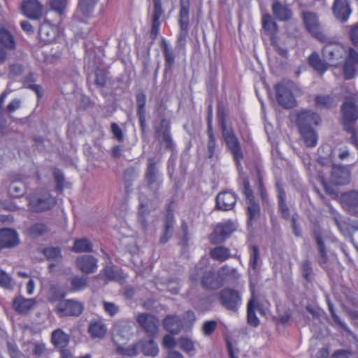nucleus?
Instances as JSON below:
<instances>
[{
	"label": "nucleus",
	"mask_w": 358,
	"mask_h": 358,
	"mask_svg": "<svg viewBox=\"0 0 358 358\" xmlns=\"http://www.w3.org/2000/svg\"><path fill=\"white\" fill-rule=\"evenodd\" d=\"M65 295V292L61 288L57 285H52L48 294V301L50 303L60 301Z\"/></svg>",
	"instance_id": "50"
},
{
	"label": "nucleus",
	"mask_w": 358,
	"mask_h": 358,
	"mask_svg": "<svg viewBox=\"0 0 358 358\" xmlns=\"http://www.w3.org/2000/svg\"><path fill=\"white\" fill-rule=\"evenodd\" d=\"M43 254L48 259H52L57 262L62 258L61 250L58 247H50L43 250Z\"/></svg>",
	"instance_id": "54"
},
{
	"label": "nucleus",
	"mask_w": 358,
	"mask_h": 358,
	"mask_svg": "<svg viewBox=\"0 0 358 358\" xmlns=\"http://www.w3.org/2000/svg\"><path fill=\"white\" fill-rule=\"evenodd\" d=\"M116 352L121 355H127L129 357L135 356L139 352L138 343L127 347L118 345L116 348Z\"/></svg>",
	"instance_id": "51"
},
{
	"label": "nucleus",
	"mask_w": 358,
	"mask_h": 358,
	"mask_svg": "<svg viewBox=\"0 0 358 358\" xmlns=\"http://www.w3.org/2000/svg\"><path fill=\"white\" fill-rule=\"evenodd\" d=\"M98 0H80L76 15L80 12L85 17H90Z\"/></svg>",
	"instance_id": "43"
},
{
	"label": "nucleus",
	"mask_w": 358,
	"mask_h": 358,
	"mask_svg": "<svg viewBox=\"0 0 358 358\" xmlns=\"http://www.w3.org/2000/svg\"><path fill=\"white\" fill-rule=\"evenodd\" d=\"M23 14L34 20H39L42 16L43 7L37 0H24L21 5Z\"/></svg>",
	"instance_id": "14"
},
{
	"label": "nucleus",
	"mask_w": 358,
	"mask_h": 358,
	"mask_svg": "<svg viewBox=\"0 0 358 358\" xmlns=\"http://www.w3.org/2000/svg\"><path fill=\"white\" fill-rule=\"evenodd\" d=\"M247 322L253 327H258L259 320L257 317L255 311V301L252 296L248 303L247 307Z\"/></svg>",
	"instance_id": "44"
},
{
	"label": "nucleus",
	"mask_w": 358,
	"mask_h": 358,
	"mask_svg": "<svg viewBox=\"0 0 358 358\" xmlns=\"http://www.w3.org/2000/svg\"><path fill=\"white\" fill-rule=\"evenodd\" d=\"M0 43L4 48L14 50L15 42L13 35L6 29L0 27Z\"/></svg>",
	"instance_id": "41"
},
{
	"label": "nucleus",
	"mask_w": 358,
	"mask_h": 358,
	"mask_svg": "<svg viewBox=\"0 0 358 358\" xmlns=\"http://www.w3.org/2000/svg\"><path fill=\"white\" fill-rule=\"evenodd\" d=\"M325 43L326 45L322 49V55L329 65L336 66L345 55L347 51L341 43L333 41L329 37L327 42Z\"/></svg>",
	"instance_id": "4"
},
{
	"label": "nucleus",
	"mask_w": 358,
	"mask_h": 358,
	"mask_svg": "<svg viewBox=\"0 0 358 358\" xmlns=\"http://www.w3.org/2000/svg\"><path fill=\"white\" fill-rule=\"evenodd\" d=\"M83 310L84 305L83 303L73 299H65L58 303L55 311L60 317H78L82 314Z\"/></svg>",
	"instance_id": "8"
},
{
	"label": "nucleus",
	"mask_w": 358,
	"mask_h": 358,
	"mask_svg": "<svg viewBox=\"0 0 358 358\" xmlns=\"http://www.w3.org/2000/svg\"><path fill=\"white\" fill-rule=\"evenodd\" d=\"M262 25L263 34L268 36L271 42L275 40V36L278 31L277 24H262Z\"/></svg>",
	"instance_id": "57"
},
{
	"label": "nucleus",
	"mask_w": 358,
	"mask_h": 358,
	"mask_svg": "<svg viewBox=\"0 0 358 358\" xmlns=\"http://www.w3.org/2000/svg\"><path fill=\"white\" fill-rule=\"evenodd\" d=\"M20 243L17 233L11 229H0V250L17 246Z\"/></svg>",
	"instance_id": "15"
},
{
	"label": "nucleus",
	"mask_w": 358,
	"mask_h": 358,
	"mask_svg": "<svg viewBox=\"0 0 358 358\" xmlns=\"http://www.w3.org/2000/svg\"><path fill=\"white\" fill-rule=\"evenodd\" d=\"M115 334L123 339H129L133 335L132 325L128 321H120L114 327Z\"/></svg>",
	"instance_id": "31"
},
{
	"label": "nucleus",
	"mask_w": 358,
	"mask_h": 358,
	"mask_svg": "<svg viewBox=\"0 0 358 358\" xmlns=\"http://www.w3.org/2000/svg\"><path fill=\"white\" fill-rule=\"evenodd\" d=\"M341 117L339 122L343 130L350 135L352 144L358 147V107L354 101L350 99L344 101L341 106Z\"/></svg>",
	"instance_id": "1"
},
{
	"label": "nucleus",
	"mask_w": 358,
	"mask_h": 358,
	"mask_svg": "<svg viewBox=\"0 0 358 358\" xmlns=\"http://www.w3.org/2000/svg\"><path fill=\"white\" fill-rule=\"evenodd\" d=\"M158 140L161 143H164L165 144V148L166 149L172 150L174 148V143L171 135V131H166L161 134V136Z\"/></svg>",
	"instance_id": "63"
},
{
	"label": "nucleus",
	"mask_w": 358,
	"mask_h": 358,
	"mask_svg": "<svg viewBox=\"0 0 358 358\" xmlns=\"http://www.w3.org/2000/svg\"><path fill=\"white\" fill-rule=\"evenodd\" d=\"M8 192L13 197L22 196L26 192V185L22 181H13L9 185Z\"/></svg>",
	"instance_id": "47"
},
{
	"label": "nucleus",
	"mask_w": 358,
	"mask_h": 358,
	"mask_svg": "<svg viewBox=\"0 0 358 358\" xmlns=\"http://www.w3.org/2000/svg\"><path fill=\"white\" fill-rule=\"evenodd\" d=\"M301 271L303 278L307 282H311L313 280V272L311 266V262L306 259L301 263Z\"/></svg>",
	"instance_id": "58"
},
{
	"label": "nucleus",
	"mask_w": 358,
	"mask_h": 358,
	"mask_svg": "<svg viewBox=\"0 0 358 358\" xmlns=\"http://www.w3.org/2000/svg\"><path fill=\"white\" fill-rule=\"evenodd\" d=\"M103 308L104 311L111 317H113L120 311V307L113 302L103 301Z\"/></svg>",
	"instance_id": "64"
},
{
	"label": "nucleus",
	"mask_w": 358,
	"mask_h": 358,
	"mask_svg": "<svg viewBox=\"0 0 358 358\" xmlns=\"http://www.w3.org/2000/svg\"><path fill=\"white\" fill-rule=\"evenodd\" d=\"M304 25L306 30L317 41L321 43L327 42L329 36L322 31L320 24H304Z\"/></svg>",
	"instance_id": "36"
},
{
	"label": "nucleus",
	"mask_w": 358,
	"mask_h": 358,
	"mask_svg": "<svg viewBox=\"0 0 358 358\" xmlns=\"http://www.w3.org/2000/svg\"><path fill=\"white\" fill-rule=\"evenodd\" d=\"M201 282L203 287L207 289H217L222 286V280L213 271H205Z\"/></svg>",
	"instance_id": "26"
},
{
	"label": "nucleus",
	"mask_w": 358,
	"mask_h": 358,
	"mask_svg": "<svg viewBox=\"0 0 358 358\" xmlns=\"http://www.w3.org/2000/svg\"><path fill=\"white\" fill-rule=\"evenodd\" d=\"M357 65L356 64L345 60L343 65V76L345 80H351L355 77L357 73Z\"/></svg>",
	"instance_id": "55"
},
{
	"label": "nucleus",
	"mask_w": 358,
	"mask_h": 358,
	"mask_svg": "<svg viewBox=\"0 0 358 358\" xmlns=\"http://www.w3.org/2000/svg\"><path fill=\"white\" fill-rule=\"evenodd\" d=\"M250 248L249 265L250 267L255 270L257 268V262L259 259V250L257 245H252Z\"/></svg>",
	"instance_id": "59"
},
{
	"label": "nucleus",
	"mask_w": 358,
	"mask_h": 358,
	"mask_svg": "<svg viewBox=\"0 0 358 358\" xmlns=\"http://www.w3.org/2000/svg\"><path fill=\"white\" fill-rule=\"evenodd\" d=\"M161 47L165 58L166 66L171 69L175 62V57L173 50L169 48L164 38H162Z\"/></svg>",
	"instance_id": "46"
},
{
	"label": "nucleus",
	"mask_w": 358,
	"mask_h": 358,
	"mask_svg": "<svg viewBox=\"0 0 358 358\" xmlns=\"http://www.w3.org/2000/svg\"><path fill=\"white\" fill-rule=\"evenodd\" d=\"M206 157L208 159L218 158V151L215 138H208L207 141Z\"/></svg>",
	"instance_id": "56"
},
{
	"label": "nucleus",
	"mask_w": 358,
	"mask_h": 358,
	"mask_svg": "<svg viewBox=\"0 0 358 358\" xmlns=\"http://www.w3.org/2000/svg\"><path fill=\"white\" fill-rule=\"evenodd\" d=\"M139 352L141 351L146 356H156L159 352L157 343L152 340L141 341L138 342Z\"/></svg>",
	"instance_id": "33"
},
{
	"label": "nucleus",
	"mask_w": 358,
	"mask_h": 358,
	"mask_svg": "<svg viewBox=\"0 0 358 358\" xmlns=\"http://www.w3.org/2000/svg\"><path fill=\"white\" fill-rule=\"evenodd\" d=\"M190 0H180L179 22H189Z\"/></svg>",
	"instance_id": "48"
},
{
	"label": "nucleus",
	"mask_w": 358,
	"mask_h": 358,
	"mask_svg": "<svg viewBox=\"0 0 358 358\" xmlns=\"http://www.w3.org/2000/svg\"><path fill=\"white\" fill-rule=\"evenodd\" d=\"M110 131L113 134V138L120 143L124 142V136L123 131L117 123L112 122L110 124Z\"/></svg>",
	"instance_id": "60"
},
{
	"label": "nucleus",
	"mask_w": 358,
	"mask_h": 358,
	"mask_svg": "<svg viewBox=\"0 0 358 358\" xmlns=\"http://www.w3.org/2000/svg\"><path fill=\"white\" fill-rule=\"evenodd\" d=\"M236 200V196L230 192H220L216 196V207L220 210H230L234 207Z\"/></svg>",
	"instance_id": "18"
},
{
	"label": "nucleus",
	"mask_w": 358,
	"mask_h": 358,
	"mask_svg": "<svg viewBox=\"0 0 358 358\" xmlns=\"http://www.w3.org/2000/svg\"><path fill=\"white\" fill-rule=\"evenodd\" d=\"M66 5L67 0H50V6L51 7V11L45 13L44 22H52L48 16L50 15L52 12H55L59 17L60 21L64 20Z\"/></svg>",
	"instance_id": "22"
},
{
	"label": "nucleus",
	"mask_w": 358,
	"mask_h": 358,
	"mask_svg": "<svg viewBox=\"0 0 358 358\" xmlns=\"http://www.w3.org/2000/svg\"><path fill=\"white\" fill-rule=\"evenodd\" d=\"M330 180L336 185H345L350 181V173L349 170L341 165L333 164L331 171Z\"/></svg>",
	"instance_id": "13"
},
{
	"label": "nucleus",
	"mask_w": 358,
	"mask_h": 358,
	"mask_svg": "<svg viewBox=\"0 0 358 358\" xmlns=\"http://www.w3.org/2000/svg\"><path fill=\"white\" fill-rule=\"evenodd\" d=\"M188 24H180V31L177 38L176 50L179 52L185 49L187 38L188 36Z\"/></svg>",
	"instance_id": "45"
},
{
	"label": "nucleus",
	"mask_w": 358,
	"mask_h": 358,
	"mask_svg": "<svg viewBox=\"0 0 358 358\" xmlns=\"http://www.w3.org/2000/svg\"><path fill=\"white\" fill-rule=\"evenodd\" d=\"M71 289L73 291H80L86 288L88 285L87 277L76 275L71 280Z\"/></svg>",
	"instance_id": "49"
},
{
	"label": "nucleus",
	"mask_w": 358,
	"mask_h": 358,
	"mask_svg": "<svg viewBox=\"0 0 358 358\" xmlns=\"http://www.w3.org/2000/svg\"><path fill=\"white\" fill-rule=\"evenodd\" d=\"M29 208L36 213L51 209L56 203V201L49 193L33 194L28 197Z\"/></svg>",
	"instance_id": "6"
},
{
	"label": "nucleus",
	"mask_w": 358,
	"mask_h": 358,
	"mask_svg": "<svg viewBox=\"0 0 358 358\" xmlns=\"http://www.w3.org/2000/svg\"><path fill=\"white\" fill-rule=\"evenodd\" d=\"M272 12L275 17L280 21H288L292 16V10L278 0H273Z\"/></svg>",
	"instance_id": "25"
},
{
	"label": "nucleus",
	"mask_w": 358,
	"mask_h": 358,
	"mask_svg": "<svg viewBox=\"0 0 358 358\" xmlns=\"http://www.w3.org/2000/svg\"><path fill=\"white\" fill-rule=\"evenodd\" d=\"M53 177L56 184L55 190L57 193L62 194L65 187V178L62 171L55 169L53 172Z\"/></svg>",
	"instance_id": "52"
},
{
	"label": "nucleus",
	"mask_w": 358,
	"mask_h": 358,
	"mask_svg": "<svg viewBox=\"0 0 358 358\" xmlns=\"http://www.w3.org/2000/svg\"><path fill=\"white\" fill-rule=\"evenodd\" d=\"M98 259L92 255L78 256L76 259L77 268L83 273L91 274L96 271Z\"/></svg>",
	"instance_id": "12"
},
{
	"label": "nucleus",
	"mask_w": 358,
	"mask_h": 358,
	"mask_svg": "<svg viewBox=\"0 0 358 358\" xmlns=\"http://www.w3.org/2000/svg\"><path fill=\"white\" fill-rule=\"evenodd\" d=\"M164 328L172 334H178L182 329V322L176 315H169L163 320Z\"/></svg>",
	"instance_id": "23"
},
{
	"label": "nucleus",
	"mask_w": 358,
	"mask_h": 358,
	"mask_svg": "<svg viewBox=\"0 0 358 358\" xmlns=\"http://www.w3.org/2000/svg\"><path fill=\"white\" fill-rule=\"evenodd\" d=\"M56 29L55 24H40L38 34L43 40L52 41L55 38Z\"/></svg>",
	"instance_id": "40"
},
{
	"label": "nucleus",
	"mask_w": 358,
	"mask_h": 358,
	"mask_svg": "<svg viewBox=\"0 0 358 358\" xmlns=\"http://www.w3.org/2000/svg\"><path fill=\"white\" fill-rule=\"evenodd\" d=\"M35 301L32 299H24L22 296L16 297L13 301V308L19 313H28L34 306Z\"/></svg>",
	"instance_id": "29"
},
{
	"label": "nucleus",
	"mask_w": 358,
	"mask_h": 358,
	"mask_svg": "<svg viewBox=\"0 0 358 358\" xmlns=\"http://www.w3.org/2000/svg\"><path fill=\"white\" fill-rule=\"evenodd\" d=\"M334 17L338 20L345 22L348 20L352 9L348 0H334L332 6Z\"/></svg>",
	"instance_id": "16"
},
{
	"label": "nucleus",
	"mask_w": 358,
	"mask_h": 358,
	"mask_svg": "<svg viewBox=\"0 0 358 358\" xmlns=\"http://www.w3.org/2000/svg\"><path fill=\"white\" fill-rule=\"evenodd\" d=\"M14 285L12 277L5 271L0 268V287L6 289H13Z\"/></svg>",
	"instance_id": "53"
},
{
	"label": "nucleus",
	"mask_w": 358,
	"mask_h": 358,
	"mask_svg": "<svg viewBox=\"0 0 358 358\" xmlns=\"http://www.w3.org/2000/svg\"><path fill=\"white\" fill-rule=\"evenodd\" d=\"M308 63L320 75H322L328 69L329 64L323 61L316 52H313L308 57Z\"/></svg>",
	"instance_id": "28"
},
{
	"label": "nucleus",
	"mask_w": 358,
	"mask_h": 358,
	"mask_svg": "<svg viewBox=\"0 0 358 358\" xmlns=\"http://www.w3.org/2000/svg\"><path fill=\"white\" fill-rule=\"evenodd\" d=\"M219 301L227 310L236 313L241 304V296L237 290L224 288L219 294Z\"/></svg>",
	"instance_id": "7"
},
{
	"label": "nucleus",
	"mask_w": 358,
	"mask_h": 358,
	"mask_svg": "<svg viewBox=\"0 0 358 358\" xmlns=\"http://www.w3.org/2000/svg\"><path fill=\"white\" fill-rule=\"evenodd\" d=\"M49 231L48 226L42 222H36L31 224L27 229V234L33 238H36L44 236Z\"/></svg>",
	"instance_id": "37"
},
{
	"label": "nucleus",
	"mask_w": 358,
	"mask_h": 358,
	"mask_svg": "<svg viewBox=\"0 0 358 358\" xmlns=\"http://www.w3.org/2000/svg\"><path fill=\"white\" fill-rule=\"evenodd\" d=\"M136 322L149 336H154L157 334L159 321L156 316L150 313H138Z\"/></svg>",
	"instance_id": "10"
},
{
	"label": "nucleus",
	"mask_w": 358,
	"mask_h": 358,
	"mask_svg": "<svg viewBox=\"0 0 358 358\" xmlns=\"http://www.w3.org/2000/svg\"><path fill=\"white\" fill-rule=\"evenodd\" d=\"M276 191L278 192V208L281 217L287 220L290 218L289 208L286 203V194L282 185L279 181L275 182Z\"/></svg>",
	"instance_id": "21"
},
{
	"label": "nucleus",
	"mask_w": 358,
	"mask_h": 358,
	"mask_svg": "<svg viewBox=\"0 0 358 358\" xmlns=\"http://www.w3.org/2000/svg\"><path fill=\"white\" fill-rule=\"evenodd\" d=\"M153 4L154 12L152 16V22H159V20L161 19V17L164 14L161 0H153Z\"/></svg>",
	"instance_id": "61"
},
{
	"label": "nucleus",
	"mask_w": 358,
	"mask_h": 358,
	"mask_svg": "<svg viewBox=\"0 0 358 358\" xmlns=\"http://www.w3.org/2000/svg\"><path fill=\"white\" fill-rule=\"evenodd\" d=\"M145 181L147 187L155 195L162 184V180L159 178V173L157 167V162L155 158L148 159L147 167L145 173Z\"/></svg>",
	"instance_id": "5"
},
{
	"label": "nucleus",
	"mask_w": 358,
	"mask_h": 358,
	"mask_svg": "<svg viewBox=\"0 0 358 358\" xmlns=\"http://www.w3.org/2000/svg\"><path fill=\"white\" fill-rule=\"evenodd\" d=\"M294 83L290 80H283L275 85L276 99L278 103L285 108H292L296 106V100L292 94Z\"/></svg>",
	"instance_id": "3"
},
{
	"label": "nucleus",
	"mask_w": 358,
	"mask_h": 358,
	"mask_svg": "<svg viewBox=\"0 0 358 358\" xmlns=\"http://www.w3.org/2000/svg\"><path fill=\"white\" fill-rule=\"evenodd\" d=\"M341 203L351 214L358 213V191L352 190L342 194Z\"/></svg>",
	"instance_id": "19"
},
{
	"label": "nucleus",
	"mask_w": 358,
	"mask_h": 358,
	"mask_svg": "<svg viewBox=\"0 0 358 358\" xmlns=\"http://www.w3.org/2000/svg\"><path fill=\"white\" fill-rule=\"evenodd\" d=\"M314 101L315 106L319 109L330 110L337 105L335 98L329 94L316 95Z\"/></svg>",
	"instance_id": "27"
},
{
	"label": "nucleus",
	"mask_w": 358,
	"mask_h": 358,
	"mask_svg": "<svg viewBox=\"0 0 358 358\" xmlns=\"http://www.w3.org/2000/svg\"><path fill=\"white\" fill-rule=\"evenodd\" d=\"M321 122L320 115L310 110H304L297 114L296 123L299 130L313 128Z\"/></svg>",
	"instance_id": "9"
},
{
	"label": "nucleus",
	"mask_w": 358,
	"mask_h": 358,
	"mask_svg": "<svg viewBox=\"0 0 358 358\" xmlns=\"http://www.w3.org/2000/svg\"><path fill=\"white\" fill-rule=\"evenodd\" d=\"M313 236L317 245L318 252L320 254V259L318 261L320 265H323L327 263L328 257L326 251L325 245L322 240V236L320 231H315Z\"/></svg>",
	"instance_id": "34"
},
{
	"label": "nucleus",
	"mask_w": 358,
	"mask_h": 358,
	"mask_svg": "<svg viewBox=\"0 0 358 358\" xmlns=\"http://www.w3.org/2000/svg\"><path fill=\"white\" fill-rule=\"evenodd\" d=\"M219 118L222 138L233 156L238 169L240 171L242 169L241 160L243 159V153L240 141L234 130L227 127L226 116L223 110L219 111Z\"/></svg>",
	"instance_id": "2"
},
{
	"label": "nucleus",
	"mask_w": 358,
	"mask_h": 358,
	"mask_svg": "<svg viewBox=\"0 0 358 358\" xmlns=\"http://www.w3.org/2000/svg\"><path fill=\"white\" fill-rule=\"evenodd\" d=\"M136 104H137V116L139 120V125L142 134H145L146 131V118H145V103H146V95L144 92H141L136 96Z\"/></svg>",
	"instance_id": "20"
},
{
	"label": "nucleus",
	"mask_w": 358,
	"mask_h": 358,
	"mask_svg": "<svg viewBox=\"0 0 358 358\" xmlns=\"http://www.w3.org/2000/svg\"><path fill=\"white\" fill-rule=\"evenodd\" d=\"M106 332L107 328L102 322H91L89 324L88 333L93 338H103Z\"/></svg>",
	"instance_id": "32"
},
{
	"label": "nucleus",
	"mask_w": 358,
	"mask_h": 358,
	"mask_svg": "<svg viewBox=\"0 0 358 358\" xmlns=\"http://www.w3.org/2000/svg\"><path fill=\"white\" fill-rule=\"evenodd\" d=\"M248 225L252 226L260 216V207L255 201L248 202L247 206Z\"/></svg>",
	"instance_id": "38"
},
{
	"label": "nucleus",
	"mask_w": 358,
	"mask_h": 358,
	"mask_svg": "<svg viewBox=\"0 0 358 358\" xmlns=\"http://www.w3.org/2000/svg\"><path fill=\"white\" fill-rule=\"evenodd\" d=\"M300 134L308 147H315L317 142V135L313 128L299 130Z\"/></svg>",
	"instance_id": "42"
},
{
	"label": "nucleus",
	"mask_w": 358,
	"mask_h": 358,
	"mask_svg": "<svg viewBox=\"0 0 358 358\" xmlns=\"http://www.w3.org/2000/svg\"><path fill=\"white\" fill-rule=\"evenodd\" d=\"M235 230L236 227L232 222H227L220 224L210 234L209 237L210 241L213 244L222 243L229 237Z\"/></svg>",
	"instance_id": "11"
},
{
	"label": "nucleus",
	"mask_w": 358,
	"mask_h": 358,
	"mask_svg": "<svg viewBox=\"0 0 358 358\" xmlns=\"http://www.w3.org/2000/svg\"><path fill=\"white\" fill-rule=\"evenodd\" d=\"M217 275L220 280H222V285L224 282L234 281L239 278L237 269L231 268L227 265L223 266L218 270Z\"/></svg>",
	"instance_id": "30"
},
{
	"label": "nucleus",
	"mask_w": 358,
	"mask_h": 358,
	"mask_svg": "<svg viewBox=\"0 0 358 358\" xmlns=\"http://www.w3.org/2000/svg\"><path fill=\"white\" fill-rule=\"evenodd\" d=\"M211 258L214 260L224 262L231 257L230 250L224 246H217L210 252Z\"/></svg>",
	"instance_id": "39"
},
{
	"label": "nucleus",
	"mask_w": 358,
	"mask_h": 358,
	"mask_svg": "<svg viewBox=\"0 0 358 358\" xmlns=\"http://www.w3.org/2000/svg\"><path fill=\"white\" fill-rule=\"evenodd\" d=\"M175 222L173 213L169 209L166 214L162 232L159 240V244L164 245L171 239L173 234Z\"/></svg>",
	"instance_id": "17"
},
{
	"label": "nucleus",
	"mask_w": 358,
	"mask_h": 358,
	"mask_svg": "<svg viewBox=\"0 0 358 358\" xmlns=\"http://www.w3.org/2000/svg\"><path fill=\"white\" fill-rule=\"evenodd\" d=\"M138 176V172L134 167L127 168L124 172V180L127 185H131L133 180Z\"/></svg>",
	"instance_id": "62"
},
{
	"label": "nucleus",
	"mask_w": 358,
	"mask_h": 358,
	"mask_svg": "<svg viewBox=\"0 0 358 358\" xmlns=\"http://www.w3.org/2000/svg\"><path fill=\"white\" fill-rule=\"evenodd\" d=\"M92 250V243L86 238L76 239L71 248V251L76 253L91 252Z\"/></svg>",
	"instance_id": "35"
},
{
	"label": "nucleus",
	"mask_w": 358,
	"mask_h": 358,
	"mask_svg": "<svg viewBox=\"0 0 358 358\" xmlns=\"http://www.w3.org/2000/svg\"><path fill=\"white\" fill-rule=\"evenodd\" d=\"M70 341V336L66 334L62 329H57L51 334V343L55 348L60 350H64Z\"/></svg>",
	"instance_id": "24"
}]
</instances>
